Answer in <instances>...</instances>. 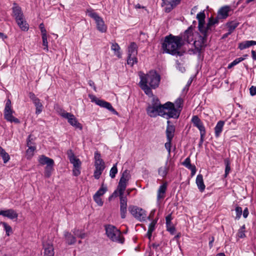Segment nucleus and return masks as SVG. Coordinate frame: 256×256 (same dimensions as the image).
Segmentation results:
<instances>
[{"label":"nucleus","instance_id":"nucleus-23","mask_svg":"<svg viewBox=\"0 0 256 256\" xmlns=\"http://www.w3.org/2000/svg\"><path fill=\"white\" fill-rule=\"evenodd\" d=\"M38 162L42 165H54V161L52 159L46 157L44 155H42L39 157Z\"/></svg>","mask_w":256,"mask_h":256},{"label":"nucleus","instance_id":"nucleus-19","mask_svg":"<svg viewBox=\"0 0 256 256\" xmlns=\"http://www.w3.org/2000/svg\"><path fill=\"white\" fill-rule=\"evenodd\" d=\"M43 247L44 256H54V247L50 242H44Z\"/></svg>","mask_w":256,"mask_h":256},{"label":"nucleus","instance_id":"nucleus-4","mask_svg":"<svg viewBox=\"0 0 256 256\" xmlns=\"http://www.w3.org/2000/svg\"><path fill=\"white\" fill-rule=\"evenodd\" d=\"M210 27V26H208V22L206 25L205 22L198 24V29L202 35L200 36L199 40H195L194 42V46L198 49H200L206 46V36Z\"/></svg>","mask_w":256,"mask_h":256},{"label":"nucleus","instance_id":"nucleus-49","mask_svg":"<svg viewBox=\"0 0 256 256\" xmlns=\"http://www.w3.org/2000/svg\"><path fill=\"white\" fill-rule=\"evenodd\" d=\"M183 104V100L182 98H178L176 99V100L175 101L174 105L176 107L178 108H182V105Z\"/></svg>","mask_w":256,"mask_h":256},{"label":"nucleus","instance_id":"nucleus-34","mask_svg":"<svg viewBox=\"0 0 256 256\" xmlns=\"http://www.w3.org/2000/svg\"><path fill=\"white\" fill-rule=\"evenodd\" d=\"M239 23L236 21H232L227 22L226 26L228 28L230 33H232L235 28L238 26Z\"/></svg>","mask_w":256,"mask_h":256},{"label":"nucleus","instance_id":"nucleus-3","mask_svg":"<svg viewBox=\"0 0 256 256\" xmlns=\"http://www.w3.org/2000/svg\"><path fill=\"white\" fill-rule=\"evenodd\" d=\"M180 110L175 108L174 104L167 102L162 106V116L166 119L170 118H177L180 116Z\"/></svg>","mask_w":256,"mask_h":256},{"label":"nucleus","instance_id":"nucleus-43","mask_svg":"<svg viewBox=\"0 0 256 256\" xmlns=\"http://www.w3.org/2000/svg\"><path fill=\"white\" fill-rule=\"evenodd\" d=\"M117 164H116L110 169V176L112 178H114L116 176V174L118 172V169L116 167Z\"/></svg>","mask_w":256,"mask_h":256},{"label":"nucleus","instance_id":"nucleus-10","mask_svg":"<svg viewBox=\"0 0 256 256\" xmlns=\"http://www.w3.org/2000/svg\"><path fill=\"white\" fill-rule=\"evenodd\" d=\"M87 14L93 18L96 24L97 29L101 32H105L106 31V26L102 18H100L96 12L91 10L86 12Z\"/></svg>","mask_w":256,"mask_h":256},{"label":"nucleus","instance_id":"nucleus-32","mask_svg":"<svg viewBox=\"0 0 256 256\" xmlns=\"http://www.w3.org/2000/svg\"><path fill=\"white\" fill-rule=\"evenodd\" d=\"M0 156L2 158L4 163H6L10 158L9 154L1 146H0Z\"/></svg>","mask_w":256,"mask_h":256},{"label":"nucleus","instance_id":"nucleus-15","mask_svg":"<svg viewBox=\"0 0 256 256\" xmlns=\"http://www.w3.org/2000/svg\"><path fill=\"white\" fill-rule=\"evenodd\" d=\"M88 97L92 102H95L97 105L107 108L112 112H116L114 109L112 108V106L110 102H106L103 100H99L95 96L92 94H89Z\"/></svg>","mask_w":256,"mask_h":256},{"label":"nucleus","instance_id":"nucleus-45","mask_svg":"<svg viewBox=\"0 0 256 256\" xmlns=\"http://www.w3.org/2000/svg\"><path fill=\"white\" fill-rule=\"evenodd\" d=\"M166 226L167 230L171 234H174L176 231V228L172 223H167L166 224Z\"/></svg>","mask_w":256,"mask_h":256},{"label":"nucleus","instance_id":"nucleus-41","mask_svg":"<svg viewBox=\"0 0 256 256\" xmlns=\"http://www.w3.org/2000/svg\"><path fill=\"white\" fill-rule=\"evenodd\" d=\"M36 107V114H40L42 111V104L40 102V100L34 103Z\"/></svg>","mask_w":256,"mask_h":256},{"label":"nucleus","instance_id":"nucleus-55","mask_svg":"<svg viewBox=\"0 0 256 256\" xmlns=\"http://www.w3.org/2000/svg\"><path fill=\"white\" fill-rule=\"evenodd\" d=\"M29 97L30 100H32L34 103L40 100L32 92H30L29 94Z\"/></svg>","mask_w":256,"mask_h":256},{"label":"nucleus","instance_id":"nucleus-21","mask_svg":"<svg viewBox=\"0 0 256 256\" xmlns=\"http://www.w3.org/2000/svg\"><path fill=\"white\" fill-rule=\"evenodd\" d=\"M167 123L168 126L166 130V138L167 140H172L174 136L175 128L173 125L170 124V122L169 120L167 122Z\"/></svg>","mask_w":256,"mask_h":256},{"label":"nucleus","instance_id":"nucleus-47","mask_svg":"<svg viewBox=\"0 0 256 256\" xmlns=\"http://www.w3.org/2000/svg\"><path fill=\"white\" fill-rule=\"evenodd\" d=\"M2 226H4V230L6 232V234L7 236L10 235V232H12V229L10 226L8 225L6 223L4 222L2 223Z\"/></svg>","mask_w":256,"mask_h":256},{"label":"nucleus","instance_id":"nucleus-52","mask_svg":"<svg viewBox=\"0 0 256 256\" xmlns=\"http://www.w3.org/2000/svg\"><path fill=\"white\" fill-rule=\"evenodd\" d=\"M39 28L40 30L42 36H46L47 35V32L46 30L44 28V26L43 23H41L39 26Z\"/></svg>","mask_w":256,"mask_h":256},{"label":"nucleus","instance_id":"nucleus-29","mask_svg":"<svg viewBox=\"0 0 256 256\" xmlns=\"http://www.w3.org/2000/svg\"><path fill=\"white\" fill-rule=\"evenodd\" d=\"M120 48L117 43H112L111 50L114 51V54L118 58H121L122 55L120 52Z\"/></svg>","mask_w":256,"mask_h":256},{"label":"nucleus","instance_id":"nucleus-8","mask_svg":"<svg viewBox=\"0 0 256 256\" xmlns=\"http://www.w3.org/2000/svg\"><path fill=\"white\" fill-rule=\"evenodd\" d=\"M94 158L95 170L94 176L96 179H98L105 168L104 162L101 158L100 154L98 152H94Z\"/></svg>","mask_w":256,"mask_h":256},{"label":"nucleus","instance_id":"nucleus-59","mask_svg":"<svg viewBox=\"0 0 256 256\" xmlns=\"http://www.w3.org/2000/svg\"><path fill=\"white\" fill-rule=\"evenodd\" d=\"M31 138H30V136H28V140H27V146L28 147H34V146H33V144L32 142L31 141Z\"/></svg>","mask_w":256,"mask_h":256},{"label":"nucleus","instance_id":"nucleus-61","mask_svg":"<svg viewBox=\"0 0 256 256\" xmlns=\"http://www.w3.org/2000/svg\"><path fill=\"white\" fill-rule=\"evenodd\" d=\"M172 216L170 214L168 215L166 218V224L172 222Z\"/></svg>","mask_w":256,"mask_h":256},{"label":"nucleus","instance_id":"nucleus-20","mask_svg":"<svg viewBox=\"0 0 256 256\" xmlns=\"http://www.w3.org/2000/svg\"><path fill=\"white\" fill-rule=\"evenodd\" d=\"M230 10V7L228 6L221 8L218 12V18H226L228 16V14Z\"/></svg>","mask_w":256,"mask_h":256},{"label":"nucleus","instance_id":"nucleus-17","mask_svg":"<svg viewBox=\"0 0 256 256\" xmlns=\"http://www.w3.org/2000/svg\"><path fill=\"white\" fill-rule=\"evenodd\" d=\"M192 120L194 126L200 130L201 138H202L206 134V130L202 122L196 116H194Z\"/></svg>","mask_w":256,"mask_h":256},{"label":"nucleus","instance_id":"nucleus-18","mask_svg":"<svg viewBox=\"0 0 256 256\" xmlns=\"http://www.w3.org/2000/svg\"><path fill=\"white\" fill-rule=\"evenodd\" d=\"M182 38V41L184 40L188 43H190L195 41L194 32H193L192 29L189 28L188 30L185 31L183 36L181 37ZM183 43V42H182Z\"/></svg>","mask_w":256,"mask_h":256},{"label":"nucleus","instance_id":"nucleus-62","mask_svg":"<svg viewBox=\"0 0 256 256\" xmlns=\"http://www.w3.org/2000/svg\"><path fill=\"white\" fill-rule=\"evenodd\" d=\"M155 212H156V210H152L151 212H150V213L149 215V216H148V218L150 220H151L152 219L154 216V214H155Z\"/></svg>","mask_w":256,"mask_h":256},{"label":"nucleus","instance_id":"nucleus-31","mask_svg":"<svg viewBox=\"0 0 256 256\" xmlns=\"http://www.w3.org/2000/svg\"><path fill=\"white\" fill-rule=\"evenodd\" d=\"M64 236L66 240V242L69 244H74L76 242V238L70 233L65 232Z\"/></svg>","mask_w":256,"mask_h":256},{"label":"nucleus","instance_id":"nucleus-58","mask_svg":"<svg viewBox=\"0 0 256 256\" xmlns=\"http://www.w3.org/2000/svg\"><path fill=\"white\" fill-rule=\"evenodd\" d=\"M250 94L252 96L256 94V87L252 86L250 88Z\"/></svg>","mask_w":256,"mask_h":256},{"label":"nucleus","instance_id":"nucleus-28","mask_svg":"<svg viewBox=\"0 0 256 256\" xmlns=\"http://www.w3.org/2000/svg\"><path fill=\"white\" fill-rule=\"evenodd\" d=\"M181 0H169L168 1V6H170L166 7V12H169L174 8H175L177 5H178Z\"/></svg>","mask_w":256,"mask_h":256},{"label":"nucleus","instance_id":"nucleus-54","mask_svg":"<svg viewBox=\"0 0 256 256\" xmlns=\"http://www.w3.org/2000/svg\"><path fill=\"white\" fill-rule=\"evenodd\" d=\"M218 17L217 18L214 19L212 18H210L208 20V26H212V25L218 24Z\"/></svg>","mask_w":256,"mask_h":256},{"label":"nucleus","instance_id":"nucleus-53","mask_svg":"<svg viewBox=\"0 0 256 256\" xmlns=\"http://www.w3.org/2000/svg\"><path fill=\"white\" fill-rule=\"evenodd\" d=\"M80 168L81 166H77L73 168V174L75 176H78L80 174Z\"/></svg>","mask_w":256,"mask_h":256},{"label":"nucleus","instance_id":"nucleus-14","mask_svg":"<svg viewBox=\"0 0 256 256\" xmlns=\"http://www.w3.org/2000/svg\"><path fill=\"white\" fill-rule=\"evenodd\" d=\"M128 210L130 214L140 221L144 220L146 218V212L142 208L136 206H130Z\"/></svg>","mask_w":256,"mask_h":256},{"label":"nucleus","instance_id":"nucleus-35","mask_svg":"<svg viewBox=\"0 0 256 256\" xmlns=\"http://www.w3.org/2000/svg\"><path fill=\"white\" fill-rule=\"evenodd\" d=\"M224 164L226 166V168H225V174H224V177H226L228 174L230 173V161L229 158H225L224 160Z\"/></svg>","mask_w":256,"mask_h":256},{"label":"nucleus","instance_id":"nucleus-38","mask_svg":"<svg viewBox=\"0 0 256 256\" xmlns=\"http://www.w3.org/2000/svg\"><path fill=\"white\" fill-rule=\"evenodd\" d=\"M28 148V149L26 151V156L28 159H30L34 156V152L36 150V146Z\"/></svg>","mask_w":256,"mask_h":256},{"label":"nucleus","instance_id":"nucleus-57","mask_svg":"<svg viewBox=\"0 0 256 256\" xmlns=\"http://www.w3.org/2000/svg\"><path fill=\"white\" fill-rule=\"evenodd\" d=\"M67 154L68 157V158L70 160V161L72 160V158H75L76 157L75 156L74 154L72 151L71 150H70L68 151Z\"/></svg>","mask_w":256,"mask_h":256},{"label":"nucleus","instance_id":"nucleus-1","mask_svg":"<svg viewBox=\"0 0 256 256\" xmlns=\"http://www.w3.org/2000/svg\"><path fill=\"white\" fill-rule=\"evenodd\" d=\"M140 80L139 84L145 94L149 96H153L151 88L155 89L159 86L160 78L155 71H150L144 74L142 72L139 74Z\"/></svg>","mask_w":256,"mask_h":256},{"label":"nucleus","instance_id":"nucleus-16","mask_svg":"<svg viewBox=\"0 0 256 256\" xmlns=\"http://www.w3.org/2000/svg\"><path fill=\"white\" fill-rule=\"evenodd\" d=\"M120 198V216L122 218L126 216L127 212V198L124 196V194H119Z\"/></svg>","mask_w":256,"mask_h":256},{"label":"nucleus","instance_id":"nucleus-24","mask_svg":"<svg viewBox=\"0 0 256 256\" xmlns=\"http://www.w3.org/2000/svg\"><path fill=\"white\" fill-rule=\"evenodd\" d=\"M182 164L191 170L192 176H194L196 174V168L194 165L191 164L190 158H187L182 162Z\"/></svg>","mask_w":256,"mask_h":256},{"label":"nucleus","instance_id":"nucleus-44","mask_svg":"<svg viewBox=\"0 0 256 256\" xmlns=\"http://www.w3.org/2000/svg\"><path fill=\"white\" fill-rule=\"evenodd\" d=\"M245 225H243L240 227V228L239 229L238 233V236L240 238H244L246 236L245 235Z\"/></svg>","mask_w":256,"mask_h":256},{"label":"nucleus","instance_id":"nucleus-56","mask_svg":"<svg viewBox=\"0 0 256 256\" xmlns=\"http://www.w3.org/2000/svg\"><path fill=\"white\" fill-rule=\"evenodd\" d=\"M168 142L165 144V148L168 150V153L170 152L171 141L172 140H167Z\"/></svg>","mask_w":256,"mask_h":256},{"label":"nucleus","instance_id":"nucleus-13","mask_svg":"<svg viewBox=\"0 0 256 256\" xmlns=\"http://www.w3.org/2000/svg\"><path fill=\"white\" fill-rule=\"evenodd\" d=\"M60 116L68 120V123L76 128L82 130V125L78 122L74 116L71 113L68 112L64 110H62L60 112Z\"/></svg>","mask_w":256,"mask_h":256},{"label":"nucleus","instance_id":"nucleus-5","mask_svg":"<svg viewBox=\"0 0 256 256\" xmlns=\"http://www.w3.org/2000/svg\"><path fill=\"white\" fill-rule=\"evenodd\" d=\"M130 178L131 174L130 172L127 170H125L122 174L116 190H115L112 195L109 198V199L110 200L111 198L117 192H118L119 194H124L128 184V181Z\"/></svg>","mask_w":256,"mask_h":256},{"label":"nucleus","instance_id":"nucleus-39","mask_svg":"<svg viewBox=\"0 0 256 256\" xmlns=\"http://www.w3.org/2000/svg\"><path fill=\"white\" fill-rule=\"evenodd\" d=\"M73 233L76 236L81 238H84L86 236V234L79 230L74 229Z\"/></svg>","mask_w":256,"mask_h":256},{"label":"nucleus","instance_id":"nucleus-51","mask_svg":"<svg viewBox=\"0 0 256 256\" xmlns=\"http://www.w3.org/2000/svg\"><path fill=\"white\" fill-rule=\"evenodd\" d=\"M94 200L95 202L99 206H102L103 204V201L102 198L100 196H94Z\"/></svg>","mask_w":256,"mask_h":256},{"label":"nucleus","instance_id":"nucleus-48","mask_svg":"<svg viewBox=\"0 0 256 256\" xmlns=\"http://www.w3.org/2000/svg\"><path fill=\"white\" fill-rule=\"evenodd\" d=\"M158 218L152 220V221L150 224L148 226V229L150 232H153L155 229V226L157 222Z\"/></svg>","mask_w":256,"mask_h":256},{"label":"nucleus","instance_id":"nucleus-27","mask_svg":"<svg viewBox=\"0 0 256 256\" xmlns=\"http://www.w3.org/2000/svg\"><path fill=\"white\" fill-rule=\"evenodd\" d=\"M224 122V121H219L214 128V133L216 137H218L222 132Z\"/></svg>","mask_w":256,"mask_h":256},{"label":"nucleus","instance_id":"nucleus-33","mask_svg":"<svg viewBox=\"0 0 256 256\" xmlns=\"http://www.w3.org/2000/svg\"><path fill=\"white\" fill-rule=\"evenodd\" d=\"M168 166L167 162H166L164 166H162L159 168L158 170V174L162 177H165L168 174Z\"/></svg>","mask_w":256,"mask_h":256},{"label":"nucleus","instance_id":"nucleus-42","mask_svg":"<svg viewBox=\"0 0 256 256\" xmlns=\"http://www.w3.org/2000/svg\"><path fill=\"white\" fill-rule=\"evenodd\" d=\"M42 36V46H44V49L46 52H48V36Z\"/></svg>","mask_w":256,"mask_h":256},{"label":"nucleus","instance_id":"nucleus-12","mask_svg":"<svg viewBox=\"0 0 256 256\" xmlns=\"http://www.w3.org/2000/svg\"><path fill=\"white\" fill-rule=\"evenodd\" d=\"M14 111L12 108L11 101L10 99L6 100L5 108L4 110V118L11 122H14L16 124L20 123V120L12 116Z\"/></svg>","mask_w":256,"mask_h":256},{"label":"nucleus","instance_id":"nucleus-36","mask_svg":"<svg viewBox=\"0 0 256 256\" xmlns=\"http://www.w3.org/2000/svg\"><path fill=\"white\" fill-rule=\"evenodd\" d=\"M54 165H49L46 166L44 170V176L47 177L49 178L54 170Z\"/></svg>","mask_w":256,"mask_h":256},{"label":"nucleus","instance_id":"nucleus-2","mask_svg":"<svg viewBox=\"0 0 256 256\" xmlns=\"http://www.w3.org/2000/svg\"><path fill=\"white\" fill-rule=\"evenodd\" d=\"M182 44L181 36L170 34L165 37L162 44V49L164 52L172 55L180 56L181 53L180 50Z\"/></svg>","mask_w":256,"mask_h":256},{"label":"nucleus","instance_id":"nucleus-46","mask_svg":"<svg viewBox=\"0 0 256 256\" xmlns=\"http://www.w3.org/2000/svg\"><path fill=\"white\" fill-rule=\"evenodd\" d=\"M70 162L73 164V168L81 166V162L80 160L76 158L72 159Z\"/></svg>","mask_w":256,"mask_h":256},{"label":"nucleus","instance_id":"nucleus-50","mask_svg":"<svg viewBox=\"0 0 256 256\" xmlns=\"http://www.w3.org/2000/svg\"><path fill=\"white\" fill-rule=\"evenodd\" d=\"M235 210L236 212V218L239 219L242 214V208L240 206H236Z\"/></svg>","mask_w":256,"mask_h":256},{"label":"nucleus","instance_id":"nucleus-60","mask_svg":"<svg viewBox=\"0 0 256 256\" xmlns=\"http://www.w3.org/2000/svg\"><path fill=\"white\" fill-rule=\"evenodd\" d=\"M244 60V58H237L236 60H234L232 62L234 63L235 64V65H236L237 64H238V63H240V62H241L242 61Z\"/></svg>","mask_w":256,"mask_h":256},{"label":"nucleus","instance_id":"nucleus-64","mask_svg":"<svg viewBox=\"0 0 256 256\" xmlns=\"http://www.w3.org/2000/svg\"><path fill=\"white\" fill-rule=\"evenodd\" d=\"M178 68L179 70L182 72L185 71L184 68L180 64H178Z\"/></svg>","mask_w":256,"mask_h":256},{"label":"nucleus","instance_id":"nucleus-63","mask_svg":"<svg viewBox=\"0 0 256 256\" xmlns=\"http://www.w3.org/2000/svg\"><path fill=\"white\" fill-rule=\"evenodd\" d=\"M243 216L244 218H246L248 215V210L247 208H246L243 212Z\"/></svg>","mask_w":256,"mask_h":256},{"label":"nucleus","instance_id":"nucleus-40","mask_svg":"<svg viewBox=\"0 0 256 256\" xmlns=\"http://www.w3.org/2000/svg\"><path fill=\"white\" fill-rule=\"evenodd\" d=\"M205 14L204 12H200L197 14L196 18L198 20V24H202L204 22Z\"/></svg>","mask_w":256,"mask_h":256},{"label":"nucleus","instance_id":"nucleus-30","mask_svg":"<svg viewBox=\"0 0 256 256\" xmlns=\"http://www.w3.org/2000/svg\"><path fill=\"white\" fill-rule=\"evenodd\" d=\"M253 45H255L254 40H246L238 44V48L242 50L248 48Z\"/></svg>","mask_w":256,"mask_h":256},{"label":"nucleus","instance_id":"nucleus-22","mask_svg":"<svg viewBox=\"0 0 256 256\" xmlns=\"http://www.w3.org/2000/svg\"><path fill=\"white\" fill-rule=\"evenodd\" d=\"M4 216L6 217L10 220L17 219L18 214L15 210L10 208L4 210Z\"/></svg>","mask_w":256,"mask_h":256},{"label":"nucleus","instance_id":"nucleus-25","mask_svg":"<svg viewBox=\"0 0 256 256\" xmlns=\"http://www.w3.org/2000/svg\"><path fill=\"white\" fill-rule=\"evenodd\" d=\"M196 184L200 191L202 192L205 189V185L204 183L203 177L202 174L197 176L196 178Z\"/></svg>","mask_w":256,"mask_h":256},{"label":"nucleus","instance_id":"nucleus-37","mask_svg":"<svg viewBox=\"0 0 256 256\" xmlns=\"http://www.w3.org/2000/svg\"><path fill=\"white\" fill-rule=\"evenodd\" d=\"M107 191V188L103 184L102 185L101 188L96 192L94 196L100 197L103 196L104 194Z\"/></svg>","mask_w":256,"mask_h":256},{"label":"nucleus","instance_id":"nucleus-7","mask_svg":"<svg viewBox=\"0 0 256 256\" xmlns=\"http://www.w3.org/2000/svg\"><path fill=\"white\" fill-rule=\"evenodd\" d=\"M12 12L20 28L22 30H27L28 28V24L24 20V14L20 7L16 4H14L12 8Z\"/></svg>","mask_w":256,"mask_h":256},{"label":"nucleus","instance_id":"nucleus-26","mask_svg":"<svg viewBox=\"0 0 256 256\" xmlns=\"http://www.w3.org/2000/svg\"><path fill=\"white\" fill-rule=\"evenodd\" d=\"M166 190V184H164L161 185L158 190V194H157V199L158 200L163 198L164 197L165 192Z\"/></svg>","mask_w":256,"mask_h":256},{"label":"nucleus","instance_id":"nucleus-9","mask_svg":"<svg viewBox=\"0 0 256 256\" xmlns=\"http://www.w3.org/2000/svg\"><path fill=\"white\" fill-rule=\"evenodd\" d=\"M162 106L158 99L154 100V102L146 108L147 114L150 117H156L159 115L162 116Z\"/></svg>","mask_w":256,"mask_h":256},{"label":"nucleus","instance_id":"nucleus-11","mask_svg":"<svg viewBox=\"0 0 256 256\" xmlns=\"http://www.w3.org/2000/svg\"><path fill=\"white\" fill-rule=\"evenodd\" d=\"M137 48V45L134 42H132L128 48V58L127 63L131 66H132L134 64L138 62L136 58L138 54Z\"/></svg>","mask_w":256,"mask_h":256},{"label":"nucleus","instance_id":"nucleus-6","mask_svg":"<svg viewBox=\"0 0 256 256\" xmlns=\"http://www.w3.org/2000/svg\"><path fill=\"white\" fill-rule=\"evenodd\" d=\"M107 236L112 241L120 244H123L124 240L120 231L115 226L108 225L106 227Z\"/></svg>","mask_w":256,"mask_h":256}]
</instances>
